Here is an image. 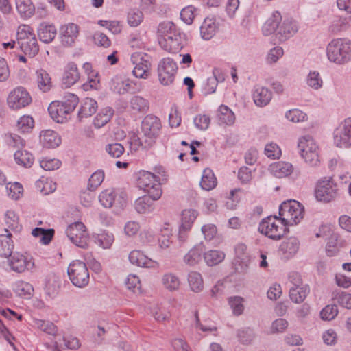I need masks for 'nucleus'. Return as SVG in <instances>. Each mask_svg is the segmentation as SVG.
I'll use <instances>...</instances> for the list:
<instances>
[{"mask_svg":"<svg viewBox=\"0 0 351 351\" xmlns=\"http://www.w3.org/2000/svg\"><path fill=\"white\" fill-rule=\"evenodd\" d=\"M40 165L45 171H53L60 167L61 162L56 158H45L40 161Z\"/></svg>","mask_w":351,"mask_h":351,"instance_id":"nucleus-62","label":"nucleus"},{"mask_svg":"<svg viewBox=\"0 0 351 351\" xmlns=\"http://www.w3.org/2000/svg\"><path fill=\"white\" fill-rule=\"evenodd\" d=\"M338 313L337 306L335 304L326 306L320 312L321 318L324 320H332Z\"/></svg>","mask_w":351,"mask_h":351,"instance_id":"nucleus-59","label":"nucleus"},{"mask_svg":"<svg viewBox=\"0 0 351 351\" xmlns=\"http://www.w3.org/2000/svg\"><path fill=\"white\" fill-rule=\"evenodd\" d=\"M98 106L95 100L92 98H86L78 112V119L81 121L83 118H87L92 116L97 111Z\"/></svg>","mask_w":351,"mask_h":351,"instance_id":"nucleus-32","label":"nucleus"},{"mask_svg":"<svg viewBox=\"0 0 351 351\" xmlns=\"http://www.w3.org/2000/svg\"><path fill=\"white\" fill-rule=\"evenodd\" d=\"M143 20V14L138 9H132L128 14V23L131 27L138 26Z\"/></svg>","mask_w":351,"mask_h":351,"instance_id":"nucleus-55","label":"nucleus"},{"mask_svg":"<svg viewBox=\"0 0 351 351\" xmlns=\"http://www.w3.org/2000/svg\"><path fill=\"white\" fill-rule=\"evenodd\" d=\"M130 262L138 267L156 268L158 263L148 258L139 250H133L129 254Z\"/></svg>","mask_w":351,"mask_h":351,"instance_id":"nucleus-21","label":"nucleus"},{"mask_svg":"<svg viewBox=\"0 0 351 351\" xmlns=\"http://www.w3.org/2000/svg\"><path fill=\"white\" fill-rule=\"evenodd\" d=\"M309 293V287L307 285L302 287H291L289 289V297L295 303L302 302Z\"/></svg>","mask_w":351,"mask_h":351,"instance_id":"nucleus-37","label":"nucleus"},{"mask_svg":"<svg viewBox=\"0 0 351 351\" xmlns=\"http://www.w3.org/2000/svg\"><path fill=\"white\" fill-rule=\"evenodd\" d=\"M56 28L53 25L42 23L38 29L39 39L45 43L52 42L56 37Z\"/></svg>","mask_w":351,"mask_h":351,"instance_id":"nucleus-31","label":"nucleus"},{"mask_svg":"<svg viewBox=\"0 0 351 351\" xmlns=\"http://www.w3.org/2000/svg\"><path fill=\"white\" fill-rule=\"evenodd\" d=\"M14 156L16 162L25 167H30L34 160L32 154L26 150H17Z\"/></svg>","mask_w":351,"mask_h":351,"instance_id":"nucleus-45","label":"nucleus"},{"mask_svg":"<svg viewBox=\"0 0 351 351\" xmlns=\"http://www.w3.org/2000/svg\"><path fill=\"white\" fill-rule=\"evenodd\" d=\"M106 152L113 158H119L124 153L125 149L121 143H114L106 146Z\"/></svg>","mask_w":351,"mask_h":351,"instance_id":"nucleus-61","label":"nucleus"},{"mask_svg":"<svg viewBox=\"0 0 351 351\" xmlns=\"http://www.w3.org/2000/svg\"><path fill=\"white\" fill-rule=\"evenodd\" d=\"M217 118L220 124L231 125L234 123V112L227 106L221 105L217 110Z\"/></svg>","mask_w":351,"mask_h":351,"instance_id":"nucleus-35","label":"nucleus"},{"mask_svg":"<svg viewBox=\"0 0 351 351\" xmlns=\"http://www.w3.org/2000/svg\"><path fill=\"white\" fill-rule=\"evenodd\" d=\"M137 186L155 199H158L161 197L162 189L159 180L154 173L149 171H142L138 173Z\"/></svg>","mask_w":351,"mask_h":351,"instance_id":"nucleus-10","label":"nucleus"},{"mask_svg":"<svg viewBox=\"0 0 351 351\" xmlns=\"http://www.w3.org/2000/svg\"><path fill=\"white\" fill-rule=\"evenodd\" d=\"M40 141L43 146L47 148H55L61 143V139L58 133L51 130L41 132Z\"/></svg>","mask_w":351,"mask_h":351,"instance_id":"nucleus-27","label":"nucleus"},{"mask_svg":"<svg viewBox=\"0 0 351 351\" xmlns=\"http://www.w3.org/2000/svg\"><path fill=\"white\" fill-rule=\"evenodd\" d=\"M158 43L164 50L175 53L178 52L185 45V35L178 31L175 33V36H169L165 38V39H159Z\"/></svg>","mask_w":351,"mask_h":351,"instance_id":"nucleus-16","label":"nucleus"},{"mask_svg":"<svg viewBox=\"0 0 351 351\" xmlns=\"http://www.w3.org/2000/svg\"><path fill=\"white\" fill-rule=\"evenodd\" d=\"M204 251L202 244H199L191 249L184 256V261L189 265L193 266L202 260V254Z\"/></svg>","mask_w":351,"mask_h":351,"instance_id":"nucleus-34","label":"nucleus"},{"mask_svg":"<svg viewBox=\"0 0 351 351\" xmlns=\"http://www.w3.org/2000/svg\"><path fill=\"white\" fill-rule=\"evenodd\" d=\"M161 127V122L158 117L152 114L147 115L141 122L142 137L134 134L131 138L132 143L145 149L151 147L154 144Z\"/></svg>","mask_w":351,"mask_h":351,"instance_id":"nucleus-1","label":"nucleus"},{"mask_svg":"<svg viewBox=\"0 0 351 351\" xmlns=\"http://www.w3.org/2000/svg\"><path fill=\"white\" fill-rule=\"evenodd\" d=\"M287 226L280 217L270 216L262 220L258 226V231L270 239L279 240L285 234Z\"/></svg>","mask_w":351,"mask_h":351,"instance_id":"nucleus-7","label":"nucleus"},{"mask_svg":"<svg viewBox=\"0 0 351 351\" xmlns=\"http://www.w3.org/2000/svg\"><path fill=\"white\" fill-rule=\"evenodd\" d=\"M5 231L7 234L0 235V256L8 257L12 254L14 245L10 239L11 234L8 232L7 229H5Z\"/></svg>","mask_w":351,"mask_h":351,"instance_id":"nucleus-38","label":"nucleus"},{"mask_svg":"<svg viewBox=\"0 0 351 351\" xmlns=\"http://www.w3.org/2000/svg\"><path fill=\"white\" fill-rule=\"evenodd\" d=\"M130 106L132 110L136 112L145 113L149 110V103L145 98L135 95L130 99Z\"/></svg>","mask_w":351,"mask_h":351,"instance_id":"nucleus-42","label":"nucleus"},{"mask_svg":"<svg viewBox=\"0 0 351 351\" xmlns=\"http://www.w3.org/2000/svg\"><path fill=\"white\" fill-rule=\"evenodd\" d=\"M7 101L10 108L19 110L28 106L32 102V97L24 87L19 86L10 93Z\"/></svg>","mask_w":351,"mask_h":351,"instance_id":"nucleus-15","label":"nucleus"},{"mask_svg":"<svg viewBox=\"0 0 351 351\" xmlns=\"http://www.w3.org/2000/svg\"><path fill=\"white\" fill-rule=\"evenodd\" d=\"M334 144L340 148L351 147V117L341 121L333 132Z\"/></svg>","mask_w":351,"mask_h":351,"instance_id":"nucleus-11","label":"nucleus"},{"mask_svg":"<svg viewBox=\"0 0 351 351\" xmlns=\"http://www.w3.org/2000/svg\"><path fill=\"white\" fill-rule=\"evenodd\" d=\"M34 126V119L29 115H23L19 118L16 123V129L19 132H29Z\"/></svg>","mask_w":351,"mask_h":351,"instance_id":"nucleus-49","label":"nucleus"},{"mask_svg":"<svg viewBox=\"0 0 351 351\" xmlns=\"http://www.w3.org/2000/svg\"><path fill=\"white\" fill-rule=\"evenodd\" d=\"M67 274L72 284L79 288L86 287L89 282V271L86 265L79 260L71 262L67 269Z\"/></svg>","mask_w":351,"mask_h":351,"instance_id":"nucleus-8","label":"nucleus"},{"mask_svg":"<svg viewBox=\"0 0 351 351\" xmlns=\"http://www.w3.org/2000/svg\"><path fill=\"white\" fill-rule=\"evenodd\" d=\"M188 282L192 291L199 292L203 289V279L199 273L191 271L188 275Z\"/></svg>","mask_w":351,"mask_h":351,"instance_id":"nucleus-48","label":"nucleus"},{"mask_svg":"<svg viewBox=\"0 0 351 351\" xmlns=\"http://www.w3.org/2000/svg\"><path fill=\"white\" fill-rule=\"evenodd\" d=\"M178 66L170 58L162 59L158 66V75L160 82L164 86L171 84L175 79Z\"/></svg>","mask_w":351,"mask_h":351,"instance_id":"nucleus-13","label":"nucleus"},{"mask_svg":"<svg viewBox=\"0 0 351 351\" xmlns=\"http://www.w3.org/2000/svg\"><path fill=\"white\" fill-rule=\"evenodd\" d=\"M350 27H351V16L346 17L335 16L331 21L328 30L332 34H337Z\"/></svg>","mask_w":351,"mask_h":351,"instance_id":"nucleus-23","label":"nucleus"},{"mask_svg":"<svg viewBox=\"0 0 351 351\" xmlns=\"http://www.w3.org/2000/svg\"><path fill=\"white\" fill-rule=\"evenodd\" d=\"M32 234L35 237H40V241L43 244L47 245L51 242L54 235V230H45L42 228H36L32 230Z\"/></svg>","mask_w":351,"mask_h":351,"instance_id":"nucleus-51","label":"nucleus"},{"mask_svg":"<svg viewBox=\"0 0 351 351\" xmlns=\"http://www.w3.org/2000/svg\"><path fill=\"white\" fill-rule=\"evenodd\" d=\"M299 247L298 240L295 237H291L281 243L279 247V252L284 258L289 259L296 254Z\"/></svg>","mask_w":351,"mask_h":351,"instance_id":"nucleus-22","label":"nucleus"},{"mask_svg":"<svg viewBox=\"0 0 351 351\" xmlns=\"http://www.w3.org/2000/svg\"><path fill=\"white\" fill-rule=\"evenodd\" d=\"M326 55L330 62L339 65L351 61V41L347 38H335L327 45Z\"/></svg>","mask_w":351,"mask_h":351,"instance_id":"nucleus-2","label":"nucleus"},{"mask_svg":"<svg viewBox=\"0 0 351 351\" xmlns=\"http://www.w3.org/2000/svg\"><path fill=\"white\" fill-rule=\"evenodd\" d=\"M12 289L18 296L23 298H30L34 292L33 286L23 280H17L13 283Z\"/></svg>","mask_w":351,"mask_h":351,"instance_id":"nucleus-33","label":"nucleus"},{"mask_svg":"<svg viewBox=\"0 0 351 351\" xmlns=\"http://www.w3.org/2000/svg\"><path fill=\"white\" fill-rule=\"evenodd\" d=\"M15 3L21 17L29 18L34 13L35 8L31 0H15Z\"/></svg>","mask_w":351,"mask_h":351,"instance_id":"nucleus-39","label":"nucleus"},{"mask_svg":"<svg viewBox=\"0 0 351 351\" xmlns=\"http://www.w3.org/2000/svg\"><path fill=\"white\" fill-rule=\"evenodd\" d=\"M78 102L77 95L69 93L62 101L51 102L48 107V111L51 117L57 123H64L66 120V116L75 110Z\"/></svg>","mask_w":351,"mask_h":351,"instance_id":"nucleus-3","label":"nucleus"},{"mask_svg":"<svg viewBox=\"0 0 351 351\" xmlns=\"http://www.w3.org/2000/svg\"><path fill=\"white\" fill-rule=\"evenodd\" d=\"M217 185V179L210 169H205L203 171L200 186L202 189L210 191L214 189Z\"/></svg>","mask_w":351,"mask_h":351,"instance_id":"nucleus-43","label":"nucleus"},{"mask_svg":"<svg viewBox=\"0 0 351 351\" xmlns=\"http://www.w3.org/2000/svg\"><path fill=\"white\" fill-rule=\"evenodd\" d=\"M130 59L134 65L133 75L137 78L147 79L149 76L151 67L149 56L146 53L136 52L132 54Z\"/></svg>","mask_w":351,"mask_h":351,"instance_id":"nucleus-14","label":"nucleus"},{"mask_svg":"<svg viewBox=\"0 0 351 351\" xmlns=\"http://www.w3.org/2000/svg\"><path fill=\"white\" fill-rule=\"evenodd\" d=\"M34 80L38 88L43 93L50 90L52 87V82L50 75L43 69H38L36 71Z\"/></svg>","mask_w":351,"mask_h":351,"instance_id":"nucleus-25","label":"nucleus"},{"mask_svg":"<svg viewBox=\"0 0 351 351\" xmlns=\"http://www.w3.org/2000/svg\"><path fill=\"white\" fill-rule=\"evenodd\" d=\"M66 233L69 240L76 246L81 248L88 247L89 236L83 223L77 221L70 224Z\"/></svg>","mask_w":351,"mask_h":351,"instance_id":"nucleus-12","label":"nucleus"},{"mask_svg":"<svg viewBox=\"0 0 351 351\" xmlns=\"http://www.w3.org/2000/svg\"><path fill=\"white\" fill-rule=\"evenodd\" d=\"M114 110L112 108L106 107L102 109L94 119V125L100 128L105 125L112 117Z\"/></svg>","mask_w":351,"mask_h":351,"instance_id":"nucleus-44","label":"nucleus"},{"mask_svg":"<svg viewBox=\"0 0 351 351\" xmlns=\"http://www.w3.org/2000/svg\"><path fill=\"white\" fill-rule=\"evenodd\" d=\"M149 194L138 197L134 202V208L136 211L141 214H147L154 210V201Z\"/></svg>","mask_w":351,"mask_h":351,"instance_id":"nucleus-26","label":"nucleus"},{"mask_svg":"<svg viewBox=\"0 0 351 351\" xmlns=\"http://www.w3.org/2000/svg\"><path fill=\"white\" fill-rule=\"evenodd\" d=\"M179 31L176 25L171 21H163L161 22L157 29V34L158 36V40L165 38H168L169 36H175V33Z\"/></svg>","mask_w":351,"mask_h":351,"instance_id":"nucleus-36","label":"nucleus"},{"mask_svg":"<svg viewBox=\"0 0 351 351\" xmlns=\"http://www.w3.org/2000/svg\"><path fill=\"white\" fill-rule=\"evenodd\" d=\"M282 19L280 13L278 11L273 13L272 16L269 18L263 26V32L264 35L268 36L273 33H276L277 36V32L280 27V22Z\"/></svg>","mask_w":351,"mask_h":351,"instance_id":"nucleus-29","label":"nucleus"},{"mask_svg":"<svg viewBox=\"0 0 351 351\" xmlns=\"http://www.w3.org/2000/svg\"><path fill=\"white\" fill-rule=\"evenodd\" d=\"M195 11L196 8L192 5L183 8L180 12V17L182 20L188 25L191 24L195 18Z\"/></svg>","mask_w":351,"mask_h":351,"instance_id":"nucleus-64","label":"nucleus"},{"mask_svg":"<svg viewBox=\"0 0 351 351\" xmlns=\"http://www.w3.org/2000/svg\"><path fill=\"white\" fill-rule=\"evenodd\" d=\"M243 298L241 296H232L228 298V304L232 309L235 315H240L243 313L244 306L243 304Z\"/></svg>","mask_w":351,"mask_h":351,"instance_id":"nucleus-56","label":"nucleus"},{"mask_svg":"<svg viewBox=\"0 0 351 351\" xmlns=\"http://www.w3.org/2000/svg\"><path fill=\"white\" fill-rule=\"evenodd\" d=\"M315 193L318 201L330 202L338 195L337 184L332 177H324L318 180Z\"/></svg>","mask_w":351,"mask_h":351,"instance_id":"nucleus-9","label":"nucleus"},{"mask_svg":"<svg viewBox=\"0 0 351 351\" xmlns=\"http://www.w3.org/2000/svg\"><path fill=\"white\" fill-rule=\"evenodd\" d=\"M114 91L117 92L120 95L126 93H134L135 90L133 87V82L130 80H121L116 78L112 80V86Z\"/></svg>","mask_w":351,"mask_h":351,"instance_id":"nucleus-41","label":"nucleus"},{"mask_svg":"<svg viewBox=\"0 0 351 351\" xmlns=\"http://www.w3.org/2000/svg\"><path fill=\"white\" fill-rule=\"evenodd\" d=\"M218 26L214 19L206 18L200 27L201 36L204 40L211 39L216 34Z\"/></svg>","mask_w":351,"mask_h":351,"instance_id":"nucleus-30","label":"nucleus"},{"mask_svg":"<svg viewBox=\"0 0 351 351\" xmlns=\"http://www.w3.org/2000/svg\"><path fill=\"white\" fill-rule=\"evenodd\" d=\"M252 97L257 106L263 107L270 102L272 93L268 88L256 85L252 91Z\"/></svg>","mask_w":351,"mask_h":351,"instance_id":"nucleus-20","label":"nucleus"},{"mask_svg":"<svg viewBox=\"0 0 351 351\" xmlns=\"http://www.w3.org/2000/svg\"><path fill=\"white\" fill-rule=\"evenodd\" d=\"M279 217L287 225H296L304 217V207L295 200L282 202L279 207Z\"/></svg>","mask_w":351,"mask_h":351,"instance_id":"nucleus-5","label":"nucleus"},{"mask_svg":"<svg viewBox=\"0 0 351 351\" xmlns=\"http://www.w3.org/2000/svg\"><path fill=\"white\" fill-rule=\"evenodd\" d=\"M104 179V173L103 171H97L94 172L88 180V190L90 191H95L101 185Z\"/></svg>","mask_w":351,"mask_h":351,"instance_id":"nucleus-54","label":"nucleus"},{"mask_svg":"<svg viewBox=\"0 0 351 351\" xmlns=\"http://www.w3.org/2000/svg\"><path fill=\"white\" fill-rule=\"evenodd\" d=\"M293 165L287 162L279 161L269 166L271 173L278 178H282L289 176L293 171Z\"/></svg>","mask_w":351,"mask_h":351,"instance_id":"nucleus-28","label":"nucleus"},{"mask_svg":"<svg viewBox=\"0 0 351 351\" xmlns=\"http://www.w3.org/2000/svg\"><path fill=\"white\" fill-rule=\"evenodd\" d=\"M17 44L25 55L32 58L39 51V46L35 34L29 25L19 26L17 31Z\"/></svg>","mask_w":351,"mask_h":351,"instance_id":"nucleus-4","label":"nucleus"},{"mask_svg":"<svg viewBox=\"0 0 351 351\" xmlns=\"http://www.w3.org/2000/svg\"><path fill=\"white\" fill-rule=\"evenodd\" d=\"M225 258V254L219 250H210L204 253V258L209 266L218 265Z\"/></svg>","mask_w":351,"mask_h":351,"instance_id":"nucleus-47","label":"nucleus"},{"mask_svg":"<svg viewBox=\"0 0 351 351\" xmlns=\"http://www.w3.org/2000/svg\"><path fill=\"white\" fill-rule=\"evenodd\" d=\"M198 215L197 212L194 209H185L182 213L181 225L186 230H191L193 222Z\"/></svg>","mask_w":351,"mask_h":351,"instance_id":"nucleus-50","label":"nucleus"},{"mask_svg":"<svg viewBox=\"0 0 351 351\" xmlns=\"http://www.w3.org/2000/svg\"><path fill=\"white\" fill-rule=\"evenodd\" d=\"M80 79V73L74 62H69L65 66L62 77V84L65 88H69L75 84Z\"/></svg>","mask_w":351,"mask_h":351,"instance_id":"nucleus-24","label":"nucleus"},{"mask_svg":"<svg viewBox=\"0 0 351 351\" xmlns=\"http://www.w3.org/2000/svg\"><path fill=\"white\" fill-rule=\"evenodd\" d=\"M99 200L105 208L114 207L117 212H119L127 205L128 195L120 189H108L99 194Z\"/></svg>","mask_w":351,"mask_h":351,"instance_id":"nucleus-6","label":"nucleus"},{"mask_svg":"<svg viewBox=\"0 0 351 351\" xmlns=\"http://www.w3.org/2000/svg\"><path fill=\"white\" fill-rule=\"evenodd\" d=\"M285 117L289 121L293 123L303 122L307 119V115L300 110L296 108L287 111Z\"/></svg>","mask_w":351,"mask_h":351,"instance_id":"nucleus-57","label":"nucleus"},{"mask_svg":"<svg viewBox=\"0 0 351 351\" xmlns=\"http://www.w3.org/2000/svg\"><path fill=\"white\" fill-rule=\"evenodd\" d=\"M5 223L11 230L19 231L21 226L19 223V218L16 213L12 210H8L5 213Z\"/></svg>","mask_w":351,"mask_h":351,"instance_id":"nucleus-58","label":"nucleus"},{"mask_svg":"<svg viewBox=\"0 0 351 351\" xmlns=\"http://www.w3.org/2000/svg\"><path fill=\"white\" fill-rule=\"evenodd\" d=\"M9 265L12 270L18 273L31 270L34 267V262L32 257L19 253H14L10 256Z\"/></svg>","mask_w":351,"mask_h":351,"instance_id":"nucleus-17","label":"nucleus"},{"mask_svg":"<svg viewBox=\"0 0 351 351\" xmlns=\"http://www.w3.org/2000/svg\"><path fill=\"white\" fill-rule=\"evenodd\" d=\"M114 238L112 233L103 232L95 237V243L104 249H108L114 242Z\"/></svg>","mask_w":351,"mask_h":351,"instance_id":"nucleus-53","label":"nucleus"},{"mask_svg":"<svg viewBox=\"0 0 351 351\" xmlns=\"http://www.w3.org/2000/svg\"><path fill=\"white\" fill-rule=\"evenodd\" d=\"M36 324L41 330L47 334L55 335L57 332V327L51 322L38 319L36 321Z\"/></svg>","mask_w":351,"mask_h":351,"instance_id":"nucleus-60","label":"nucleus"},{"mask_svg":"<svg viewBox=\"0 0 351 351\" xmlns=\"http://www.w3.org/2000/svg\"><path fill=\"white\" fill-rule=\"evenodd\" d=\"M299 29V25L296 21L292 19H285L278 27L277 38L280 42H284L293 36Z\"/></svg>","mask_w":351,"mask_h":351,"instance_id":"nucleus-19","label":"nucleus"},{"mask_svg":"<svg viewBox=\"0 0 351 351\" xmlns=\"http://www.w3.org/2000/svg\"><path fill=\"white\" fill-rule=\"evenodd\" d=\"M8 195L13 199H18L23 192V186L19 182L8 183L6 186Z\"/></svg>","mask_w":351,"mask_h":351,"instance_id":"nucleus-63","label":"nucleus"},{"mask_svg":"<svg viewBox=\"0 0 351 351\" xmlns=\"http://www.w3.org/2000/svg\"><path fill=\"white\" fill-rule=\"evenodd\" d=\"M79 31V26L74 23L62 25L59 30L62 44L66 47L71 46L77 38Z\"/></svg>","mask_w":351,"mask_h":351,"instance_id":"nucleus-18","label":"nucleus"},{"mask_svg":"<svg viewBox=\"0 0 351 351\" xmlns=\"http://www.w3.org/2000/svg\"><path fill=\"white\" fill-rule=\"evenodd\" d=\"M162 283L164 287L170 291L178 289L180 285L179 278L172 273L164 274L162 277Z\"/></svg>","mask_w":351,"mask_h":351,"instance_id":"nucleus-46","label":"nucleus"},{"mask_svg":"<svg viewBox=\"0 0 351 351\" xmlns=\"http://www.w3.org/2000/svg\"><path fill=\"white\" fill-rule=\"evenodd\" d=\"M298 147L301 156L317 149V146L314 140L308 135L299 139Z\"/></svg>","mask_w":351,"mask_h":351,"instance_id":"nucleus-40","label":"nucleus"},{"mask_svg":"<svg viewBox=\"0 0 351 351\" xmlns=\"http://www.w3.org/2000/svg\"><path fill=\"white\" fill-rule=\"evenodd\" d=\"M307 85L313 90H317L322 87L323 80L318 71H311L306 76Z\"/></svg>","mask_w":351,"mask_h":351,"instance_id":"nucleus-52","label":"nucleus"}]
</instances>
